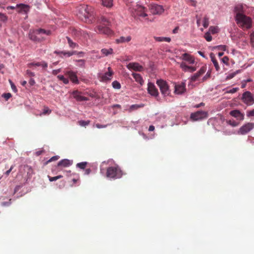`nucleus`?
Segmentation results:
<instances>
[{"label":"nucleus","instance_id":"25","mask_svg":"<svg viewBox=\"0 0 254 254\" xmlns=\"http://www.w3.org/2000/svg\"><path fill=\"white\" fill-rule=\"evenodd\" d=\"M235 12L236 13L235 16L238 14H244V6L242 4H238L235 7Z\"/></svg>","mask_w":254,"mask_h":254},{"label":"nucleus","instance_id":"54","mask_svg":"<svg viewBox=\"0 0 254 254\" xmlns=\"http://www.w3.org/2000/svg\"><path fill=\"white\" fill-rule=\"evenodd\" d=\"M215 48L223 51H225L226 50V46L225 45H219L215 47Z\"/></svg>","mask_w":254,"mask_h":254},{"label":"nucleus","instance_id":"37","mask_svg":"<svg viewBox=\"0 0 254 254\" xmlns=\"http://www.w3.org/2000/svg\"><path fill=\"white\" fill-rule=\"evenodd\" d=\"M186 2L189 5L192 6H196L197 1L194 0H186Z\"/></svg>","mask_w":254,"mask_h":254},{"label":"nucleus","instance_id":"46","mask_svg":"<svg viewBox=\"0 0 254 254\" xmlns=\"http://www.w3.org/2000/svg\"><path fill=\"white\" fill-rule=\"evenodd\" d=\"M9 83L10 84V85H11V89L14 92H16L17 90V88L16 87V86H15V85L14 84V83L11 81V80H9Z\"/></svg>","mask_w":254,"mask_h":254},{"label":"nucleus","instance_id":"29","mask_svg":"<svg viewBox=\"0 0 254 254\" xmlns=\"http://www.w3.org/2000/svg\"><path fill=\"white\" fill-rule=\"evenodd\" d=\"M154 39L157 42H170L171 41V38L169 37H156L154 36Z\"/></svg>","mask_w":254,"mask_h":254},{"label":"nucleus","instance_id":"39","mask_svg":"<svg viewBox=\"0 0 254 254\" xmlns=\"http://www.w3.org/2000/svg\"><path fill=\"white\" fill-rule=\"evenodd\" d=\"M204 37L206 40L208 42H210L212 40V37L210 32H207L206 33H205Z\"/></svg>","mask_w":254,"mask_h":254},{"label":"nucleus","instance_id":"16","mask_svg":"<svg viewBox=\"0 0 254 254\" xmlns=\"http://www.w3.org/2000/svg\"><path fill=\"white\" fill-rule=\"evenodd\" d=\"M108 71L102 75L101 76V80L103 81L110 80L113 75V72L111 67L108 68Z\"/></svg>","mask_w":254,"mask_h":254},{"label":"nucleus","instance_id":"57","mask_svg":"<svg viewBox=\"0 0 254 254\" xmlns=\"http://www.w3.org/2000/svg\"><path fill=\"white\" fill-rule=\"evenodd\" d=\"M13 168H14V166L12 165L11 166L9 170H8L7 171H6V172L5 173V174L6 176H8L9 173L11 172V171H12V170L13 169Z\"/></svg>","mask_w":254,"mask_h":254},{"label":"nucleus","instance_id":"23","mask_svg":"<svg viewBox=\"0 0 254 254\" xmlns=\"http://www.w3.org/2000/svg\"><path fill=\"white\" fill-rule=\"evenodd\" d=\"M131 40V37L130 36H127L126 37L121 36L119 38L116 40V42L118 44L128 43Z\"/></svg>","mask_w":254,"mask_h":254},{"label":"nucleus","instance_id":"10","mask_svg":"<svg viewBox=\"0 0 254 254\" xmlns=\"http://www.w3.org/2000/svg\"><path fill=\"white\" fill-rule=\"evenodd\" d=\"M149 10L153 14H161L164 12L162 6L157 4H151L149 7Z\"/></svg>","mask_w":254,"mask_h":254},{"label":"nucleus","instance_id":"49","mask_svg":"<svg viewBox=\"0 0 254 254\" xmlns=\"http://www.w3.org/2000/svg\"><path fill=\"white\" fill-rule=\"evenodd\" d=\"M250 40L252 46L254 47V32H252L250 35Z\"/></svg>","mask_w":254,"mask_h":254},{"label":"nucleus","instance_id":"40","mask_svg":"<svg viewBox=\"0 0 254 254\" xmlns=\"http://www.w3.org/2000/svg\"><path fill=\"white\" fill-rule=\"evenodd\" d=\"M28 66L30 68H32L33 66H40V62H33L29 63L27 64Z\"/></svg>","mask_w":254,"mask_h":254},{"label":"nucleus","instance_id":"63","mask_svg":"<svg viewBox=\"0 0 254 254\" xmlns=\"http://www.w3.org/2000/svg\"><path fill=\"white\" fill-rule=\"evenodd\" d=\"M60 72V69H55L52 71V73L54 75H57L58 73H59Z\"/></svg>","mask_w":254,"mask_h":254},{"label":"nucleus","instance_id":"43","mask_svg":"<svg viewBox=\"0 0 254 254\" xmlns=\"http://www.w3.org/2000/svg\"><path fill=\"white\" fill-rule=\"evenodd\" d=\"M7 16L3 13H0V21L5 22L7 20Z\"/></svg>","mask_w":254,"mask_h":254},{"label":"nucleus","instance_id":"41","mask_svg":"<svg viewBox=\"0 0 254 254\" xmlns=\"http://www.w3.org/2000/svg\"><path fill=\"white\" fill-rule=\"evenodd\" d=\"M40 66H41L44 70H46L48 67V64L45 61H41L40 62Z\"/></svg>","mask_w":254,"mask_h":254},{"label":"nucleus","instance_id":"20","mask_svg":"<svg viewBox=\"0 0 254 254\" xmlns=\"http://www.w3.org/2000/svg\"><path fill=\"white\" fill-rule=\"evenodd\" d=\"M65 75H67L70 80L74 83L78 84L79 80L77 78L76 73L72 71H67L65 72Z\"/></svg>","mask_w":254,"mask_h":254},{"label":"nucleus","instance_id":"7","mask_svg":"<svg viewBox=\"0 0 254 254\" xmlns=\"http://www.w3.org/2000/svg\"><path fill=\"white\" fill-rule=\"evenodd\" d=\"M243 102L248 106L254 104V96L250 91L245 92L242 97Z\"/></svg>","mask_w":254,"mask_h":254},{"label":"nucleus","instance_id":"26","mask_svg":"<svg viewBox=\"0 0 254 254\" xmlns=\"http://www.w3.org/2000/svg\"><path fill=\"white\" fill-rule=\"evenodd\" d=\"M132 75L134 78L136 82L139 83L141 85H143L144 83V80L140 74L136 73H132Z\"/></svg>","mask_w":254,"mask_h":254},{"label":"nucleus","instance_id":"14","mask_svg":"<svg viewBox=\"0 0 254 254\" xmlns=\"http://www.w3.org/2000/svg\"><path fill=\"white\" fill-rule=\"evenodd\" d=\"M206 68L207 67L206 65L202 66L198 71H197L196 73L194 74L193 76H191L190 78L191 81H195L199 77L205 73L206 70Z\"/></svg>","mask_w":254,"mask_h":254},{"label":"nucleus","instance_id":"35","mask_svg":"<svg viewBox=\"0 0 254 254\" xmlns=\"http://www.w3.org/2000/svg\"><path fill=\"white\" fill-rule=\"evenodd\" d=\"M112 84L113 88L115 89H119L121 87L120 83L117 81H113Z\"/></svg>","mask_w":254,"mask_h":254},{"label":"nucleus","instance_id":"44","mask_svg":"<svg viewBox=\"0 0 254 254\" xmlns=\"http://www.w3.org/2000/svg\"><path fill=\"white\" fill-rule=\"evenodd\" d=\"M238 90H239V88H237V87L233 88H232L231 89H230L229 90H227L225 93L233 94V93H234L237 92L238 91Z\"/></svg>","mask_w":254,"mask_h":254},{"label":"nucleus","instance_id":"38","mask_svg":"<svg viewBox=\"0 0 254 254\" xmlns=\"http://www.w3.org/2000/svg\"><path fill=\"white\" fill-rule=\"evenodd\" d=\"M78 124L80 126L82 127H86V126L88 125L89 124L90 121H83V120H80L78 121Z\"/></svg>","mask_w":254,"mask_h":254},{"label":"nucleus","instance_id":"28","mask_svg":"<svg viewBox=\"0 0 254 254\" xmlns=\"http://www.w3.org/2000/svg\"><path fill=\"white\" fill-rule=\"evenodd\" d=\"M144 106V105L143 104H141L139 105L138 104H134L132 105L129 107V108L128 109V112H131L132 111L134 110H137L139 108H143Z\"/></svg>","mask_w":254,"mask_h":254},{"label":"nucleus","instance_id":"31","mask_svg":"<svg viewBox=\"0 0 254 254\" xmlns=\"http://www.w3.org/2000/svg\"><path fill=\"white\" fill-rule=\"evenodd\" d=\"M68 44H69V46L70 48L74 49L78 46V45L76 44L75 43H74L72 42V41L68 37H66Z\"/></svg>","mask_w":254,"mask_h":254},{"label":"nucleus","instance_id":"60","mask_svg":"<svg viewBox=\"0 0 254 254\" xmlns=\"http://www.w3.org/2000/svg\"><path fill=\"white\" fill-rule=\"evenodd\" d=\"M29 83L30 84V85L31 86H33V85H34L35 84V81L34 79L30 78L29 81Z\"/></svg>","mask_w":254,"mask_h":254},{"label":"nucleus","instance_id":"42","mask_svg":"<svg viewBox=\"0 0 254 254\" xmlns=\"http://www.w3.org/2000/svg\"><path fill=\"white\" fill-rule=\"evenodd\" d=\"M76 52L73 51V52H62V53L64 54V56H67V57H70L73 55L75 54Z\"/></svg>","mask_w":254,"mask_h":254},{"label":"nucleus","instance_id":"59","mask_svg":"<svg viewBox=\"0 0 254 254\" xmlns=\"http://www.w3.org/2000/svg\"><path fill=\"white\" fill-rule=\"evenodd\" d=\"M48 177L49 181L50 182L55 181L57 180V178H56V177H51L50 176H48Z\"/></svg>","mask_w":254,"mask_h":254},{"label":"nucleus","instance_id":"33","mask_svg":"<svg viewBox=\"0 0 254 254\" xmlns=\"http://www.w3.org/2000/svg\"><path fill=\"white\" fill-rule=\"evenodd\" d=\"M87 164V163L86 162H82L77 163L76 164V167L81 169H84L85 168Z\"/></svg>","mask_w":254,"mask_h":254},{"label":"nucleus","instance_id":"15","mask_svg":"<svg viewBox=\"0 0 254 254\" xmlns=\"http://www.w3.org/2000/svg\"><path fill=\"white\" fill-rule=\"evenodd\" d=\"M72 95L77 101H84L88 100V98L81 95V92L78 90H74L72 92Z\"/></svg>","mask_w":254,"mask_h":254},{"label":"nucleus","instance_id":"2","mask_svg":"<svg viewBox=\"0 0 254 254\" xmlns=\"http://www.w3.org/2000/svg\"><path fill=\"white\" fill-rule=\"evenodd\" d=\"M51 34V31L49 30H45L42 28L30 30L28 33L29 38L36 43H40L46 39L45 36Z\"/></svg>","mask_w":254,"mask_h":254},{"label":"nucleus","instance_id":"36","mask_svg":"<svg viewBox=\"0 0 254 254\" xmlns=\"http://www.w3.org/2000/svg\"><path fill=\"white\" fill-rule=\"evenodd\" d=\"M203 25L204 28H207L209 25V18L206 16L203 18Z\"/></svg>","mask_w":254,"mask_h":254},{"label":"nucleus","instance_id":"27","mask_svg":"<svg viewBox=\"0 0 254 254\" xmlns=\"http://www.w3.org/2000/svg\"><path fill=\"white\" fill-rule=\"evenodd\" d=\"M101 52L104 56H108L113 54V49L112 48H104L101 50Z\"/></svg>","mask_w":254,"mask_h":254},{"label":"nucleus","instance_id":"24","mask_svg":"<svg viewBox=\"0 0 254 254\" xmlns=\"http://www.w3.org/2000/svg\"><path fill=\"white\" fill-rule=\"evenodd\" d=\"M72 164V161L69 160L68 159H64L61 160L60 162H59L58 165L59 166H63L64 167H67L70 165H71Z\"/></svg>","mask_w":254,"mask_h":254},{"label":"nucleus","instance_id":"11","mask_svg":"<svg viewBox=\"0 0 254 254\" xmlns=\"http://www.w3.org/2000/svg\"><path fill=\"white\" fill-rule=\"evenodd\" d=\"M174 93L176 94H182L186 91V84L185 82L175 83Z\"/></svg>","mask_w":254,"mask_h":254},{"label":"nucleus","instance_id":"9","mask_svg":"<svg viewBox=\"0 0 254 254\" xmlns=\"http://www.w3.org/2000/svg\"><path fill=\"white\" fill-rule=\"evenodd\" d=\"M254 128V123H248L242 126L238 131V133L242 135L246 134Z\"/></svg>","mask_w":254,"mask_h":254},{"label":"nucleus","instance_id":"12","mask_svg":"<svg viewBox=\"0 0 254 254\" xmlns=\"http://www.w3.org/2000/svg\"><path fill=\"white\" fill-rule=\"evenodd\" d=\"M147 86V91L149 94L154 97H157L158 96L159 92L158 89L156 88L153 83L149 82Z\"/></svg>","mask_w":254,"mask_h":254},{"label":"nucleus","instance_id":"64","mask_svg":"<svg viewBox=\"0 0 254 254\" xmlns=\"http://www.w3.org/2000/svg\"><path fill=\"white\" fill-rule=\"evenodd\" d=\"M154 129H155V127L151 125V126H149L148 130L150 131H153L154 130Z\"/></svg>","mask_w":254,"mask_h":254},{"label":"nucleus","instance_id":"19","mask_svg":"<svg viewBox=\"0 0 254 254\" xmlns=\"http://www.w3.org/2000/svg\"><path fill=\"white\" fill-rule=\"evenodd\" d=\"M17 11L18 13L24 12L27 13L30 9V6L28 5L20 3L16 4Z\"/></svg>","mask_w":254,"mask_h":254},{"label":"nucleus","instance_id":"55","mask_svg":"<svg viewBox=\"0 0 254 254\" xmlns=\"http://www.w3.org/2000/svg\"><path fill=\"white\" fill-rule=\"evenodd\" d=\"M51 112V110H49L47 107L44 108L43 114L46 115V114H49Z\"/></svg>","mask_w":254,"mask_h":254},{"label":"nucleus","instance_id":"45","mask_svg":"<svg viewBox=\"0 0 254 254\" xmlns=\"http://www.w3.org/2000/svg\"><path fill=\"white\" fill-rule=\"evenodd\" d=\"M210 76H211V71L208 70L207 71V72L206 73V74H205V75L203 77L202 80L203 81L206 80L207 79H208V78H209L210 77Z\"/></svg>","mask_w":254,"mask_h":254},{"label":"nucleus","instance_id":"21","mask_svg":"<svg viewBox=\"0 0 254 254\" xmlns=\"http://www.w3.org/2000/svg\"><path fill=\"white\" fill-rule=\"evenodd\" d=\"M127 67L128 69H132L133 70L137 71H141L143 69V66L136 63H129L127 65Z\"/></svg>","mask_w":254,"mask_h":254},{"label":"nucleus","instance_id":"32","mask_svg":"<svg viewBox=\"0 0 254 254\" xmlns=\"http://www.w3.org/2000/svg\"><path fill=\"white\" fill-rule=\"evenodd\" d=\"M210 34H214L218 32V28L217 26H210L209 28V31Z\"/></svg>","mask_w":254,"mask_h":254},{"label":"nucleus","instance_id":"30","mask_svg":"<svg viewBox=\"0 0 254 254\" xmlns=\"http://www.w3.org/2000/svg\"><path fill=\"white\" fill-rule=\"evenodd\" d=\"M103 5L110 8L113 6V0H101Z\"/></svg>","mask_w":254,"mask_h":254},{"label":"nucleus","instance_id":"17","mask_svg":"<svg viewBox=\"0 0 254 254\" xmlns=\"http://www.w3.org/2000/svg\"><path fill=\"white\" fill-rule=\"evenodd\" d=\"M230 115L240 121H243L244 119V114L242 113L238 110H234L231 111L230 112Z\"/></svg>","mask_w":254,"mask_h":254},{"label":"nucleus","instance_id":"58","mask_svg":"<svg viewBox=\"0 0 254 254\" xmlns=\"http://www.w3.org/2000/svg\"><path fill=\"white\" fill-rule=\"evenodd\" d=\"M196 18L197 19L196 20V23L198 26H199L200 25L201 23V19L200 17H198L197 15L196 16Z\"/></svg>","mask_w":254,"mask_h":254},{"label":"nucleus","instance_id":"47","mask_svg":"<svg viewBox=\"0 0 254 254\" xmlns=\"http://www.w3.org/2000/svg\"><path fill=\"white\" fill-rule=\"evenodd\" d=\"M247 115L248 117H254V109L252 110L247 111Z\"/></svg>","mask_w":254,"mask_h":254},{"label":"nucleus","instance_id":"34","mask_svg":"<svg viewBox=\"0 0 254 254\" xmlns=\"http://www.w3.org/2000/svg\"><path fill=\"white\" fill-rule=\"evenodd\" d=\"M57 77L59 80L62 81L64 84H67L69 82L68 79L65 78L64 75H59Z\"/></svg>","mask_w":254,"mask_h":254},{"label":"nucleus","instance_id":"4","mask_svg":"<svg viewBox=\"0 0 254 254\" xmlns=\"http://www.w3.org/2000/svg\"><path fill=\"white\" fill-rule=\"evenodd\" d=\"M238 25L243 30L249 29L252 27V18L245 14H238L235 17Z\"/></svg>","mask_w":254,"mask_h":254},{"label":"nucleus","instance_id":"6","mask_svg":"<svg viewBox=\"0 0 254 254\" xmlns=\"http://www.w3.org/2000/svg\"><path fill=\"white\" fill-rule=\"evenodd\" d=\"M156 83L163 95L166 96L170 93L169 85L166 81L163 79H159L157 80Z\"/></svg>","mask_w":254,"mask_h":254},{"label":"nucleus","instance_id":"22","mask_svg":"<svg viewBox=\"0 0 254 254\" xmlns=\"http://www.w3.org/2000/svg\"><path fill=\"white\" fill-rule=\"evenodd\" d=\"M180 67L183 69V71L185 72H193L195 71L196 69L195 67L187 65V64L184 62H182L180 64Z\"/></svg>","mask_w":254,"mask_h":254},{"label":"nucleus","instance_id":"5","mask_svg":"<svg viewBox=\"0 0 254 254\" xmlns=\"http://www.w3.org/2000/svg\"><path fill=\"white\" fill-rule=\"evenodd\" d=\"M122 175V172L118 167H110L107 170L106 176L108 178L118 179L121 178Z\"/></svg>","mask_w":254,"mask_h":254},{"label":"nucleus","instance_id":"62","mask_svg":"<svg viewBox=\"0 0 254 254\" xmlns=\"http://www.w3.org/2000/svg\"><path fill=\"white\" fill-rule=\"evenodd\" d=\"M96 127L98 128H101L103 127H107V125H102L99 124L96 125Z\"/></svg>","mask_w":254,"mask_h":254},{"label":"nucleus","instance_id":"51","mask_svg":"<svg viewBox=\"0 0 254 254\" xmlns=\"http://www.w3.org/2000/svg\"><path fill=\"white\" fill-rule=\"evenodd\" d=\"M2 97H4L6 100H7L11 97V95L10 93H4L2 95Z\"/></svg>","mask_w":254,"mask_h":254},{"label":"nucleus","instance_id":"8","mask_svg":"<svg viewBox=\"0 0 254 254\" xmlns=\"http://www.w3.org/2000/svg\"><path fill=\"white\" fill-rule=\"evenodd\" d=\"M207 117L208 112L203 111H198L190 115V119L194 121L206 119Z\"/></svg>","mask_w":254,"mask_h":254},{"label":"nucleus","instance_id":"18","mask_svg":"<svg viewBox=\"0 0 254 254\" xmlns=\"http://www.w3.org/2000/svg\"><path fill=\"white\" fill-rule=\"evenodd\" d=\"M180 58L187 62L189 64H193L195 62L194 58L188 53L183 54Z\"/></svg>","mask_w":254,"mask_h":254},{"label":"nucleus","instance_id":"52","mask_svg":"<svg viewBox=\"0 0 254 254\" xmlns=\"http://www.w3.org/2000/svg\"><path fill=\"white\" fill-rule=\"evenodd\" d=\"M210 58L211 60L213 63H214V61H217L215 55L213 53H211L210 54Z\"/></svg>","mask_w":254,"mask_h":254},{"label":"nucleus","instance_id":"50","mask_svg":"<svg viewBox=\"0 0 254 254\" xmlns=\"http://www.w3.org/2000/svg\"><path fill=\"white\" fill-rule=\"evenodd\" d=\"M221 61L224 64H228L229 62V58L228 57L225 56L221 59Z\"/></svg>","mask_w":254,"mask_h":254},{"label":"nucleus","instance_id":"13","mask_svg":"<svg viewBox=\"0 0 254 254\" xmlns=\"http://www.w3.org/2000/svg\"><path fill=\"white\" fill-rule=\"evenodd\" d=\"M134 9L137 15L143 17H145L147 16V14L145 12L146 8L144 6L136 4Z\"/></svg>","mask_w":254,"mask_h":254},{"label":"nucleus","instance_id":"1","mask_svg":"<svg viewBox=\"0 0 254 254\" xmlns=\"http://www.w3.org/2000/svg\"><path fill=\"white\" fill-rule=\"evenodd\" d=\"M76 12L78 18L85 22L92 23L95 21V15L91 6L80 5L76 7Z\"/></svg>","mask_w":254,"mask_h":254},{"label":"nucleus","instance_id":"56","mask_svg":"<svg viewBox=\"0 0 254 254\" xmlns=\"http://www.w3.org/2000/svg\"><path fill=\"white\" fill-rule=\"evenodd\" d=\"M58 158H59V157L58 156H53V157H52L50 159H49L48 161V162H51L52 161L57 160L58 159Z\"/></svg>","mask_w":254,"mask_h":254},{"label":"nucleus","instance_id":"53","mask_svg":"<svg viewBox=\"0 0 254 254\" xmlns=\"http://www.w3.org/2000/svg\"><path fill=\"white\" fill-rule=\"evenodd\" d=\"M214 66L217 71H219L220 70V67L219 66L218 63L217 61H214V63H213Z\"/></svg>","mask_w":254,"mask_h":254},{"label":"nucleus","instance_id":"48","mask_svg":"<svg viewBox=\"0 0 254 254\" xmlns=\"http://www.w3.org/2000/svg\"><path fill=\"white\" fill-rule=\"evenodd\" d=\"M26 74L28 75V76L29 77H34L35 76V73L31 71V70H28L27 69L26 70Z\"/></svg>","mask_w":254,"mask_h":254},{"label":"nucleus","instance_id":"61","mask_svg":"<svg viewBox=\"0 0 254 254\" xmlns=\"http://www.w3.org/2000/svg\"><path fill=\"white\" fill-rule=\"evenodd\" d=\"M78 63H80V65L81 66H84V64H85V60H79L78 61H77Z\"/></svg>","mask_w":254,"mask_h":254},{"label":"nucleus","instance_id":"3","mask_svg":"<svg viewBox=\"0 0 254 254\" xmlns=\"http://www.w3.org/2000/svg\"><path fill=\"white\" fill-rule=\"evenodd\" d=\"M98 25L95 27V31L99 34H103L107 36L113 34V31L108 26L110 25V21L104 16H101L98 19Z\"/></svg>","mask_w":254,"mask_h":254}]
</instances>
